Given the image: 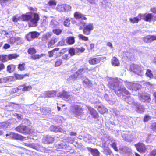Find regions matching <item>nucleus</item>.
I'll use <instances>...</instances> for the list:
<instances>
[{"label":"nucleus","mask_w":156,"mask_h":156,"mask_svg":"<svg viewBox=\"0 0 156 156\" xmlns=\"http://www.w3.org/2000/svg\"><path fill=\"white\" fill-rule=\"evenodd\" d=\"M22 18L23 20L30 21L32 27L36 26L37 22L40 19L39 15L36 13H31L30 15H23Z\"/></svg>","instance_id":"1"},{"label":"nucleus","mask_w":156,"mask_h":156,"mask_svg":"<svg viewBox=\"0 0 156 156\" xmlns=\"http://www.w3.org/2000/svg\"><path fill=\"white\" fill-rule=\"evenodd\" d=\"M15 129L20 133L30 134L31 132L32 126L30 125L26 126L22 123L16 127Z\"/></svg>","instance_id":"2"},{"label":"nucleus","mask_w":156,"mask_h":156,"mask_svg":"<svg viewBox=\"0 0 156 156\" xmlns=\"http://www.w3.org/2000/svg\"><path fill=\"white\" fill-rule=\"evenodd\" d=\"M138 97L140 101L144 102L149 103L151 100L150 94L147 93H139Z\"/></svg>","instance_id":"3"},{"label":"nucleus","mask_w":156,"mask_h":156,"mask_svg":"<svg viewBox=\"0 0 156 156\" xmlns=\"http://www.w3.org/2000/svg\"><path fill=\"white\" fill-rule=\"evenodd\" d=\"M137 150L141 153H145L147 151V148L143 143L138 142L134 145Z\"/></svg>","instance_id":"4"},{"label":"nucleus","mask_w":156,"mask_h":156,"mask_svg":"<svg viewBox=\"0 0 156 156\" xmlns=\"http://www.w3.org/2000/svg\"><path fill=\"white\" fill-rule=\"evenodd\" d=\"M141 85L134 82H129L127 84L128 89L132 90H137L141 88Z\"/></svg>","instance_id":"5"},{"label":"nucleus","mask_w":156,"mask_h":156,"mask_svg":"<svg viewBox=\"0 0 156 156\" xmlns=\"http://www.w3.org/2000/svg\"><path fill=\"white\" fill-rule=\"evenodd\" d=\"M39 35V33L37 31L30 32L27 35L26 38L28 41H30L33 39L37 38Z\"/></svg>","instance_id":"6"},{"label":"nucleus","mask_w":156,"mask_h":156,"mask_svg":"<svg viewBox=\"0 0 156 156\" xmlns=\"http://www.w3.org/2000/svg\"><path fill=\"white\" fill-rule=\"evenodd\" d=\"M93 25L92 23H89L85 26L83 31V33L86 35H89L90 34V31L93 29Z\"/></svg>","instance_id":"7"},{"label":"nucleus","mask_w":156,"mask_h":156,"mask_svg":"<svg viewBox=\"0 0 156 156\" xmlns=\"http://www.w3.org/2000/svg\"><path fill=\"white\" fill-rule=\"evenodd\" d=\"M90 112V114L94 119H98L99 117V115L98 112L94 108L90 107H87Z\"/></svg>","instance_id":"8"},{"label":"nucleus","mask_w":156,"mask_h":156,"mask_svg":"<svg viewBox=\"0 0 156 156\" xmlns=\"http://www.w3.org/2000/svg\"><path fill=\"white\" fill-rule=\"evenodd\" d=\"M138 16L139 17H141L142 16L144 17V19L145 21L150 22L151 21V20L153 16L151 14H139Z\"/></svg>","instance_id":"9"},{"label":"nucleus","mask_w":156,"mask_h":156,"mask_svg":"<svg viewBox=\"0 0 156 156\" xmlns=\"http://www.w3.org/2000/svg\"><path fill=\"white\" fill-rule=\"evenodd\" d=\"M87 149L90 152L93 156H99L100 152L97 149H93L90 147H88Z\"/></svg>","instance_id":"10"},{"label":"nucleus","mask_w":156,"mask_h":156,"mask_svg":"<svg viewBox=\"0 0 156 156\" xmlns=\"http://www.w3.org/2000/svg\"><path fill=\"white\" fill-rule=\"evenodd\" d=\"M136 111L140 114L142 113L145 111L144 107L140 104L136 105Z\"/></svg>","instance_id":"11"},{"label":"nucleus","mask_w":156,"mask_h":156,"mask_svg":"<svg viewBox=\"0 0 156 156\" xmlns=\"http://www.w3.org/2000/svg\"><path fill=\"white\" fill-rule=\"evenodd\" d=\"M74 17L76 19H81L82 20H86L87 18L84 16V15L81 13L76 12L74 14Z\"/></svg>","instance_id":"12"},{"label":"nucleus","mask_w":156,"mask_h":156,"mask_svg":"<svg viewBox=\"0 0 156 156\" xmlns=\"http://www.w3.org/2000/svg\"><path fill=\"white\" fill-rule=\"evenodd\" d=\"M58 94V96L62 98L68 99L70 97V95L68 94L67 92L64 90L62 92L59 93Z\"/></svg>","instance_id":"13"},{"label":"nucleus","mask_w":156,"mask_h":156,"mask_svg":"<svg viewBox=\"0 0 156 156\" xmlns=\"http://www.w3.org/2000/svg\"><path fill=\"white\" fill-rule=\"evenodd\" d=\"M12 137L14 139L21 140H23L25 138V137L15 133H13Z\"/></svg>","instance_id":"14"},{"label":"nucleus","mask_w":156,"mask_h":156,"mask_svg":"<svg viewBox=\"0 0 156 156\" xmlns=\"http://www.w3.org/2000/svg\"><path fill=\"white\" fill-rule=\"evenodd\" d=\"M111 62L112 65L114 66H118L119 65V62L118 60L115 57L112 58L111 60Z\"/></svg>","instance_id":"15"},{"label":"nucleus","mask_w":156,"mask_h":156,"mask_svg":"<svg viewBox=\"0 0 156 156\" xmlns=\"http://www.w3.org/2000/svg\"><path fill=\"white\" fill-rule=\"evenodd\" d=\"M58 39L57 38H53L51 40L48 44V46L49 48H51L54 44L57 42L58 41Z\"/></svg>","instance_id":"16"},{"label":"nucleus","mask_w":156,"mask_h":156,"mask_svg":"<svg viewBox=\"0 0 156 156\" xmlns=\"http://www.w3.org/2000/svg\"><path fill=\"white\" fill-rule=\"evenodd\" d=\"M0 2L2 6L8 5L11 2V0H0Z\"/></svg>","instance_id":"17"},{"label":"nucleus","mask_w":156,"mask_h":156,"mask_svg":"<svg viewBox=\"0 0 156 156\" xmlns=\"http://www.w3.org/2000/svg\"><path fill=\"white\" fill-rule=\"evenodd\" d=\"M29 75L30 74L28 73H26L24 75L16 74L15 75V76L16 79L18 80H20L23 78L25 77L29 76Z\"/></svg>","instance_id":"18"},{"label":"nucleus","mask_w":156,"mask_h":156,"mask_svg":"<svg viewBox=\"0 0 156 156\" xmlns=\"http://www.w3.org/2000/svg\"><path fill=\"white\" fill-rule=\"evenodd\" d=\"M66 42L70 45L73 44L75 42L74 37L72 36L67 37L66 39Z\"/></svg>","instance_id":"19"},{"label":"nucleus","mask_w":156,"mask_h":156,"mask_svg":"<svg viewBox=\"0 0 156 156\" xmlns=\"http://www.w3.org/2000/svg\"><path fill=\"white\" fill-rule=\"evenodd\" d=\"M98 110L99 112L101 114H105L108 111V110L106 108L100 106H99Z\"/></svg>","instance_id":"20"},{"label":"nucleus","mask_w":156,"mask_h":156,"mask_svg":"<svg viewBox=\"0 0 156 156\" xmlns=\"http://www.w3.org/2000/svg\"><path fill=\"white\" fill-rule=\"evenodd\" d=\"M124 53L127 58H129L130 60H132L133 59L134 57L132 53L128 51H125Z\"/></svg>","instance_id":"21"},{"label":"nucleus","mask_w":156,"mask_h":156,"mask_svg":"<svg viewBox=\"0 0 156 156\" xmlns=\"http://www.w3.org/2000/svg\"><path fill=\"white\" fill-rule=\"evenodd\" d=\"M89 63L91 64H95L99 62V60L98 58H94L89 60Z\"/></svg>","instance_id":"22"},{"label":"nucleus","mask_w":156,"mask_h":156,"mask_svg":"<svg viewBox=\"0 0 156 156\" xmlns=\"http://www.w3.org/2000/svg\"><path fill=\"white\" fill-rule=\"evenodd\" d=\"M74 108L75 110V112L77 115H78L79 113H81L82 111H83V109L80 108L79 105H76Z\"/></svg>","instance_id":"23"},{"label":"nucleus","mask_w":156,"mask_h":156,"mask_svg":"<svg viewBox=\"0 0 156 156\" xmlns=\"http://www.w3.org/2000/svg\"><path fill=\"white\" fill-rule=\"evenodd\" d=\"M50 25L52 27H56L59 25V23L55 20H52L50 23Z\"/></svg>","instance_id":"24"},{"label":"nucleus","mask_w":156,"mask_h":156,"mask_svg":"<svg viewBox=\"0 0 156 156\" xmlns=\"http://www.w3.org/2000/svg\"><path fill=\"white\" fill-rule=\"evenodd\" d=\"M103 152L105 154L107 155H110L112 153L111 149L108 147L104 149Z\"/></svg>","instance_id":"25"},{"label":"nucleus","mask_w":156,"mask_h":156,"mask_svg":"<svg viewBox=\"0 0 156 156\" xmlns=\"http://www.w3.org/2000/svg\"><path fill=\"white\" fill-rule=\"evenodd\" d=\"M122 92V94H124L127 95H129L130 94V93L128 91L126 88H124L121 89L119 90Z\"/></svg>","instance_id":"26"},{"label":"nucleus","mask_w":156,"mask_h":156,"mask_svg":"<svg viewBox=\"0 0 156 156\" xmlns=\"http://www.w3.org/2000/svg\"><path fill=\"white\" fill-rule=\"evenodd\" d=\"M54 140V138L51 136H48L45 139V141L46 143L48 144L52 143Z\"/></svg>","instance_id":"27"},{"label":"nucleus","mask_w":156,"mask_h":156,"mask_svg":"<svg viewBox=\"0 0 156 156\" xmlns=\"http://www.w3.org/2000/svg\"><path fill=\"white\" fill-rule=\"evenodd\" d=\"M8 55V59L9 60L16 58L19 56V55H17L16 54H10Z\"/></svg>","instance_id":"28"},{"label":"nucleus","mask_w":156,"mask_h":156,"mask_svg":"<svg viewBox=\"0 0 156 156\" xmlns=\"http://www.w3.org/2000/svg\"><path fill=\"white\" fill-rule=\"evenodd\" d=\"M56 9L60 12L64 11V5H58L56 7Z\"/></svg>","instance_id":"29"},{"label":"nucleus","mask_w":156,"mask_h":156,"mask_svg":"<svg viewBox=\"0 0 156 156\" xmlns=\"http://www.w3.org/2000/svg\"><path fill=\"white\" fill-rule=\"evenodd\" d=\"M151 38L150 35H149L143 37V40L147 43H151Z\"/></svg>","instance_id":"30"},{"label":"nucleus","mask_w":156,"mask_h":156,"mask_svg":"<svg viewBox=\"0 0 156 156\" xmlns=\"http://www.w3.org/2000/svg\"><path fill=\"white\" fill-rule=\"evenodd\" d=\"M2 83H5L10 81L11 77L9 76L5 77L2 78Z\"/></svg>","instance_id":"31"},{"label":"nucleus","mask_w":156,"mask_h":156,"mask_svg":"<svg viewBox=\"0 0 156 156\" xmlns=\"http://www.w3.org/2000/svg\"><path fill=\"white\" fill-rule=\"evenodd\" d=\"M23 42L22 38L18 37H16L15 43L17 45H20L22 44Z\"/></svg>","instance_id":"32"},{"label":"nucleus","mask_w":156,"mask_h":156,"mask_svg":"<svg viewBox=\"0 0 156 156\" xmlns=\"http://www.w3.org/2000/svg\"><path fill=\"white\" fill-rule=\"evenodd\" d=\"M53 32L57 35H59L62 32V30L59 29H55L53 30Z\"/></svg>","instance_id":"33"},{"label":"nucleus","mask_w":156,"mask_h":156,"mask_svg":"<svg viewBox=\"0 0 156 156\" xmlns=\"http://www.w3.org/2000/svg\"><path fill=\"white\" fill-rule=\"evenodd\" d=\"M0 59L2 62H5L8 59V55H0Z\"/></svg>","instance_id":"34"},{"label":"nucleus","mask_w":156,"mask_h":156,"mask_svg":"<svg viewBox=\"0 0 156 156\" xmlns=\"http://www.w3.org/2000/svg\"><path fill=\"white\" fill-rule=\"evenodd\" d=\"M111 147L116 151H118V150L117 147V143L115 142H113L110 144Z\"/></svg>","instance_id":"35"},{"label":"nucleus","mask_w":156,"mask_h":156,"mask_svg":"<svg viewBox=\"0 0 156 156\" xmlns=\"http://www.w3.org/2000/svg\"><path fill=\"white\" fill-rule=\"evenodd\" d=\"M51 35L49 33H48L45 35H43L42 38V40L43 41H45L48 40L51 37Z\"/></svg>","instance_id":"36"},{"label":"nucleus","mask_w":156,"mask_h":156,"mask_svg":"<svg viewBox=\"0 0 156 156\" xmlns=\"http://www.w3.org/2000/svg\"><path fill=\"white\" fill-rule=\"evenodd\" d=\"M129 20L131 23H137L139 21V19L137 17H135L133 18H130Z\"/></svg>","instance_id":"37"},{"label":"nucleus","mask_w":156,"mask_h":156,"mask_svg":"<svg viewBox=\"0 0 156 156\" xmlns=\"http://www.w3.org/2000/svg\"><path fill=\"white\" fill-rule=\"evenodd\" d=\"M64 25L66 27H69L70 24V20L69 18L66 19L63 22Z\"/></svg>","instance_id":"38"},{"label":"nucleus","mask_w":156,"mask_h":156,"mask_svg":"<svg viewBox=\"0 0 156 156\" xmlns=\"http://www.w3.org/2000/svg\"><path fill=\"white\" fill-rule=\"evenodd\" d=\"M151 119V117L150 116L148 115H146L144 117L143 121L144 122H146Z\"/></svg>","instance_id":"39"},{"label":"nucleus","mask_w":156,"mask_h":156,"mask_svg":"<svg viewBox=\"0 0 156 156\" xmlns=\"http://www.w3.org/2000/svg\"><path fill=\"white\" fill-rule=\"evenodd\" d=\"M36 52V50L34 48H29L28 51V53L31 54H34Z\"/></svg>","instance_id":"40"},{"label":"nucleus","mask_w":156,"mask_h":156,"mask_svg":"<svg viewBox=\"0 0 156 156\" xmlns=\"http://www.w3.org/2000/svg\"><path fill=\"white\" fill-rule=\"evenodd\" d=\"M32 87L31 86H24L22 89V91H27L31 90Z\"/></svg>","instance_id":"41"},{"label":"nucleus","mask_w":156,"mask_h":156,"mask_svg":"<svg viewBox=\"0 0 156 156\" xmlns=\"http://www.w3.org/2000/svg\"><path fill=\"white\" fill-rule=\"evenodd\" d=\"M59 50V48H55L53 50L51 51H50L48 52L49 54V56L50 57H52L53 55L54 52L55 51H58Z\"/></svg>","instance_id":"42"},{"label":"nucleus","mask_w":156,"mask_h":156,"mask_svg":"<svg viewBox=\"0 0 156 156\" xmlns=\"http://www.w3.org/2000/svg\"><path fill=\"white\" fill-rule=\"evenodd\" d=\"M146 75L147 76L151 78L153 76V75L151 73V71L149 69H147L146 73Z\"/></svg>","instance_id":"43"},{"label":"nucleus","mask_w":156,"mask_h":156,"mask_svg":"<svg viewBox=\"0 0 156 156\" xmlns=\"http://www.w3.org/2000/svg\"><path fill=\"white\" fill-rule=\"evenodd\" d=\"M78 37L80 39H81L83 40L84 41H87L88 40V37H85L82 34H79Z\"/></svg>","instance_id":"44"},{"label":"nucleus","mask_w":156,"mask_h":156,"mask_svg":"<svg viewBox=\"0 0 156 156\" xmlns=\"http://www.w3.org/2000/svg\"><path fill=\"white\" fill-rule=\"evenodd\" d=\"M64 11H70L71 7L68 5H64Z\"/></svg>","instance_id":"45"},{"label":"nucleus","mask_w":156,"mask_h":156,"mask_svg":"<svg viewBox=\"0 0 156 156\" xmlns=\"http://www.w3.org/2000/svg\"><path fill=\"white\" fill-rule=\"evenodd\" d=\"M62 63V60L61 59H58L55 62V66L56 67H58L61 65Z\"/></svg>","instance_id":"46"},{"label":"nucleus","mask_w":156,"mask_h":156,"mask_svg":"<svg viewBox=\"0 0 156 156\" xmlns=\"http://www.w3.org/2000/svg\"><path fill=\"white\" fill-rule=\"evenodd\" d=\"M42 56V54H41V55H32L31 56V58L35 60L37 58H39Z\"/></svg>","instance_id":"47"},{"label":"nucleus","mask_w":156,"mask_h":156,"mask_svg":"<svg viewBox=\"0 0 156 156\" xmlns=\"http://www.w3.org/2000/svg\"><path fill=\"white\" fill-rule=\"evenodd\" d=\"M75 50L73 48H70L69 51V53L71 56L75 55Z\"/></svg>","instance_id":"48"},{"label":"nucleus","mask_w":156,"mask_h":156,"mask_svg":"<svg viewBox=\"0 0 156 156\" xmlns=\"http://www.w3.org/2000/svg\"><path fill=\"white\" fill-rule=\"evenodd\" d=\"M19 17H18L17 15H16L13 16L12 19V20L14 22H16L19 20Z\"/></svg>","instance_id":"49"},{"label":"nucleus","mask_w":156,"mask_h":156,"mask_svg":"<svg viewBox=\"0 0 156 156\" xmlns=\"http://www.w3.org/2000/svg\"><path fill=\"white\" fill-rule=\"evenodd\" d=\"M16 37H12L10 38L9 40V42L10 43L12 44H13L16 42Z\"/></svg>","instance_id":"50"},{"label":"nucleus","mask_w":156,"mask_h":156,"mask_svg":"<svg viewBox=\"0 0 156 156\" xmlns=\"http://www.w3.org/2000/svg\"><path fill=\"white\" fill-rule=\"evenodd\" d=\"M48 4L50 6L55 5L56 2L55 0H51L48 2Z\"/></svg>","instance_id":"51"},{"label":"nucleus","mask_w":156,"mask_h":156,"mask_svg":"<svg viewBox=\"0 0 156 156\" xmlns=\"http://www.w3.org/2000/svg\"><path fill=\"white\" fill-rule=\"evenodd\" d=\"M139 67L138 65L132 63L130 65V67L129 68H138Z\"/></svg>","instance_id":"52"},{"label":"nucleus","mask_w":156,"mask_h":156,"mask_svg":"<svg viewBox=\"0 0 156 156\" xmlns=\"http://www.w3.org/2000/svg\"><path fill=\"white\" fill-rule=\"evenodd\" d=\"M156 155V150H154L152 151L150 154V156H155Z\"/></svg>","instance_id":"53"},{"label":"nucleus","mask_w":156,"mask_h":156,"mask_svg":"<svg viewBox=\"0 0 156 156\" xmlns=\"http://www.w3.org/2000/svg\"><path fill=\"white\" fill-rule=\"evenodd\" d=\"M29 9L30 11L34 12H36L37 11V9L36 8H33L32 7H29L28 8Z\"/></svg>","instance_id":"54"},{"label":"nucleus","mask_w":156,"mask_h":156,"mask_svg":"<svg viewBox=\"0 0 156 156\" xmlns=\"http://www.w3.org/2000/svg\"><path fill=\"white\" fill-rule=\"evenodd\" d=\"M151 42L154 40H156V35H150Z\"/></svg>","instance_id":"55"},{"label":"nucleus","mask_w":156,"mask_h":156,"mask_svg":"<svg viewBox=\"0 0 156 156\" xmlns=\"http://www.w3.org/2000/svg\"><path fill=\"white\" fill-rule=\"evenodd\" d=\"M19 89L17 87L13 88L12 90V92L13 93H15L18 92Z\"/></svg>","instance_id":"56"},{"label":"nucleus","mask_w":156,"mask_h":156,"mask_svg":"<svg viewBox=\"0 0 156 156\" xmlns=\"http://www.w3.org/2000/svg\"><path fill=\"white\" fill-rule=\"evenodd\" d=\"M25 67V64L23 63L22 64H19L18 67V68H24Z\"/></svg>","instance_id":"57"},{"label":"nucleus","mask_w":156,"mask_h":156,"mask_svg":"<svg viewBox=\"0 0 156 156\" xmlns=\"http://www.w3.org/2000/svg\"><path fill=\"white\" fill-rule=\"evenodd\" d=\"M151 129L153 131L156 132V123L155 125H152L151 126Z\"/></svg>","instance_id":"58"},{"label":"nucleus","mask_w":156,"mask_h":156,"mask_svg":"<svg viewBox=\"0 0 156 156\" xmlns=\"http://www.w3.org/2000/svg\"><path fill=\"white\" fill-rule=\"evenodd\" d=\"M153 100H154V102L156 103V92H154L153 93Z\"/></svg>","instance_id":"59"},{"label":"nucleus","mask_w":156,"mask_h":156,"mask_svg":"<svg viewBox=\"0 0 156 156\" xmlns=\"http://www.w3.org/2000/svg\"><path fill=\"white\" fill-rule=\"evenodd\" d=\"M88 2L91 4L95 3L98 2V0H87Z\"/></svg>","instance_id":"60"},{"label":"nucleus","mask_w":156,"mask_h":156,"mask_svg":"<svg viewBox=\"0 0 156 156\" xmlns=\"http://www.w3.org/2000/svg\"><path fill=\"white\" fill-rule=\"evenodd\" d=\"M77 50L80 51L81 52H83L85 50V48L83 47L77 48Z\"/></svg>","instance_id":"61"},{"label":"nucleus","mask_w":156,"mask_h":156,"mask_svg":"<svg viewBox=\"0 0 156 156\" xmlns=\"http://www.w3.org/2000/svg\"><path fill=\"white\" fill-rule=\"evenodd\" d=\"M16 67V66L12 64L8 65L7 68H15Z\"/></svg>","instance_id":"62"},{"label":"nucleus","mask_w":156,"mask_h":156,"mask_svg":"<svg viewBox=\"0 0 156 156\" xmlns=\"http://www.w3.org/2000/svg\"><path fill=\"white\" fill-rule=\"evenodd\" d=\"M10 47V45L8 44H5L3 48L5 49H8Z\"/></svg>","instance_id":"63"},{"label":"nucleus","mask_w":156,"mask_h":156,"mask_svg":"<svg viewBox=\"0 0 156 156\" xmlns=\"http://www.w3.org/2000/svg\"><path fill=\"white\" fill-rule=\"evenodd\" d=\"M64 43L65 42L63 41H62L58 43V45L59 46H63L64 45Z\"/></svg>","instance_id":"64"}]
</instances>
